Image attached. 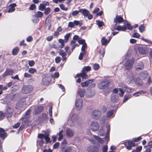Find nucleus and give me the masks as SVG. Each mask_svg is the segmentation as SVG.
I'll use <instances>...</instances> for the list:
<instances>
[{"label":"nucleus","instance_id":"393cba45","mask_svg":"<svg viewBox=\"0 0 152 152\" xmlns=\"http://www.w3.org/2000/svg\"><path fill=\"white\" fill-rule=\"evenodd\" d=\"M98 53L100 55V58H103L104 57V56L105 53V49L103 48L101 49L98 51Z\"/></svg>","mask_w":152,"mask_h":152},{"label":"nucleus","instance_id":"f3484780","mask_svg":"<svg viewBox=\"0 0 152 152\" xmlns=\"http://www.w3.org/2000/svg\"><path fill=\"white\" fill-rule=\"evenodd\" d=\"M74 133L73 130H72L70 128H68L66 130V135L68 137H71L74 135Z\"/></svg>","mask_w":152,"mask_h":152},{"label":"nucleus","instance_id":"3c124183","mask_svg":"<svg viewBox=\"0 0 152 152\" xmlns=\"http://www.w3.org/2000/svg\"><path fill=\"white\" fill-rule=\"evenodd\" d=\"M119 90L121 92L119 94V95L121 97H123L125 93L124 91L121 88H119Z\"/></svg>","mask_w":152,"mask_h":152},{"label":"nucleus","instance_id":"c85d7f7f","mask_svg":"<svg viewBox=\"0 0 152 152\" xmlns=\"http://www.w3.org/2000/svg\"><path fill=\"white\" fill-rule=\"evenodd\" d=\"M37 9L36 5L34 3H32L30 4L28 8V10L31 11H34Z\"/></svg>","mask_w":152,"mask_h":152},{"label":"nucleus","instance_id":"4d7b16f0","mask_svg":"<svg viewBox=\"0 0 152 152\" xmlns=\"http://www.w3.org/2000/svg\"><path fill=\"white\" fill-rule=\"evenodd\" d=\"M130 98V96L129 95L126 96L125 95L124 97V99L123 101V102H124L126 101Z\"/></svg>","mask_w":152,"mask_h":152},{"label":"nucleus","instance_id":"2eb2a0df","mask_svg":"<svg viewBox=\"0 0 152 152\" xmlns=\"http://www.w3.org/2000/svg\"><path fill=\"white\" fill-rule=\"evenodd\" d=\"M7 135V133L5 132L4 129L2 128H0V137L2 139H4Z\"/></svg>","mask_w":152,"mask_h":152},{"label":"nucleus","instance_id":"338daca9","mask_svg":"<svg viewBox=\"0 0 152 152\" xmlns=\"http://www.w3.org/2000/svg\"><path fill=\"white\" fill-rule=\"evenodd\" d=\"M35 64V62L33 60L29 61L28 62V65L30 66H33Z\"/></svg>","mask_w":152,"mask_h":152},{"label":"nucleus","instance_id":"0eeeda50","mask_svg":"<svg viewBox=\"0 0 152 152\" xmlns=\"http://www.w3.org/2000/svg\"><path fill=\"white\" fill-rule=\"evenodd\" d=\"M124 21V19L122 15H118V14L116 15L115 17L113 19L114 23H115L119 24L121 23Z\"/></svg>","mask_w":152,"mask_h":152},{"label":"nucleus","instance_id":"1a4fd4ad","mask_svg":"<svg viewBox=\"0 0 152 152\" xmlns=\"http://www.w3.org/2000/svg\"><path fill=\"white\" fill-rule=\"evenodd\" d=\"M134 62L133 61L130 59L127 60L124 64L126 69L127 70L131 69L133 67Z\"/></svg>","mask_w":152,"mask_h":152},{"label":"nucleus","instance_id":"8fccbe9b","mask_svg":"<svg viewBox=\"0 0 152 152\" xmlns=\"http://www.w3.org/2000/svg\"><path fill=\"white\" fill-rule=\"evenodd\" d=\"M23 123L25 124L28 123L29 121V119L27 117H23L22 118Z\"/></svg>","mask_w":152,"mask_h":152},{"label":"nucleus","instance_id":"412c9836","mask_svg":"<svg viewBox=\"0 0 152 152\" xmlns=\"http://www.w3.org/2000/svg\"><path fill=\"white\" fill-rule=\"evenodd\" d=\"M13 114L12 110L10 108H8L7 110V111L5 113V115L7 117H11Z\"/></svg>","mask_w":152,"mask_h":152},{"label":"nucleus","instance_id":"37998d69","mask_svg":"<svg viewBox=\"0 0 152 152\" xmlns=\"http://www.w3.org/2000/svg\"><path fill=\"white\" fill-rule=\"evenodd\" d=\"M36 69L35 68H30L28 71L29 73L32 74H34V73L36 72Z\"/></svg>","mask_w":152,"mask_h":152},{"label":"nucleus","instance_id":"680f3d73","mask_svg":"<svg viewBox=\"0 0 152 152\" xmlns=\"http://www.w3.org/2000/svg\"><path fill=\"white\" fill-rule=\"evenodd\" d=\"M24 77L25 78H31L32 75L27 73H25L24 74Z\"/></svg>","mask_w":152,"mask_h":152},{"label":"nucleus","instance_id":"de8ad7c7","mask_svg":"<svg viewBox=\"0 0 152 152\" xmlns=\"http://www.w3.org/2000/svg\"><path fill=\"white\" fill-rule=\"evenodd\" d=\"M60 7L61 9L63 10L67 11L68 10V8L65 7V6L63 4H61L60 5Z\"/></svg>","mask_w":152,"mask_h":152},{"label":"nucleus","instance_id":"f8f14e48","mask_svg":"<svg viewBox=\"0 0 152 152\" xmlns=\"http://www.w3.org/2000/svg\"><path fill=\"white\" fill-rule=\"evenodd\" d=\"M111 38H112L111 37V36H110V37H109L108 39L107 40L106 39L105 37H103L102 38V39L101 40V42L102 45L103 46L106 45L109 42Z\"/></svg>","mask_w":152,"mask_h":152},{"label":"nucleus","instance_id":"20e7f679","mask_svg":"<svg viewBox=\"0 0 152 152\" xmlns=\"http://www.w3.org/2000/svg\"><path fill=\"white\" fill-rule=\"evenodd\" d=\"M75 106L76 109L80 110L83 107V99L81 98H78L76 100Z\"/></svg>","mask_w":152,"mask_h":152},{"label":"nucleus","instance_id":"f03ea898","mask_svg":"<svg viewBox=\"0 0 152 152\" xmlns=\"http://www.w3.org/2000/svg\"><path fill=\"white\" fill-rule=\"evenodd\" d=\"M110 83L108 80H103L99 83L98 85V87L100 89H103L107 87Z\"/></svg>","mask_w":152,"mask_h":152},{"label":"nucleus","instance_id":"4468645a","mask_svg":"<svg viewBox=\"0 0 152 152\" xmlns=\"http://www.w3.org/2000/svg\"><path fill=\"white\" fill-rule=\"evenodd\" d=\"M144 67V65L142 61L139 62L136 66L135 69L137 71L141 70L143 69Z\"/></svg>","mask_w":152,"mask_h":152},{"label":"nucleus","instance_id":"cd10ccee","mask_svg":"<svg viewBox=\"0 0 152 152\" xmlns=\"http://www.w3.org/2000/svg\"><path fill=\"white\" fill-rule=\"evenodd\" d=\"M19 48L18 47H16L13 48L12 51V54L13 55L15 56L17 55L19 51Z\"/></svg>","mask_w":152,"mask_h":152},{"label":"nucleus","instance_id":"5fc2aeb1","mask_svg":"<svg viewBox=\"0 0 152 152\" xmlns=\"http://www.w3.org/2000/svg\"><path fill=\"white\" fill-rule=\"evenodd\" d=\"M99 135L101 136H102L104 135L105 132L104 131L103 129H100L99 131Z\"/></svg>","mask_w":152,"mask_h":152},{"label":"nucleus","instance_id":"9d476101","mask_svg":"<svg viewBox=\"0 0 152 152\" xmlns=\"http://www.w3.org/2000/svg\"><path fill=\"white\" fill-rule=\"evenodd\" d=\"M14 73V70L11 69H7L2 75L3 77H4L8 75H11Z\"/></svg>","mask_w":152,"mask_h":152},{"label":"nucleus","instance_id":"6e6552de","mask_svg":"<svg viewBox=\"0 0 152 152\" xmlns=\"http://www.w3.org/2000/svg\"><path fill=\"white\" fill-rule=\"evenodd\" d=\"M91 129L93 131H97L99 129V125L98 123L93 121L91 123Z\"/></svg>","mask_w":152,"mask_h":152},{"label":"nucleus","instance_id":"0e129e2a","mask_svg":"<svg viewBox=\"0 0 152 152\" xmlns=\"http://www.w3.org/2000/svg\"><path fill=\"white\" fill-rule=\"evenodd\" d=\"M84 54L83 52L81 53H80V54L78 57V59L79 60H81L83 59V57Z\"/></svg>","mask_w":152,"mask_h":152},{"label":"nucleus","instance_id":"a18cd8bd","mask_svg":"<svg viewBox=\"0 0 152 152\" xmlns=\"http://www.w3.org/2000/svg\"><path fill=\"white\" fill-rule=\"evenodd\" d=\"M99 64H94L93 66V68L95 70H98L99 68Z\"/></svg>","mask_w":152,"mask_h":152},{"label":"nucleus","instance_id":"bb28decb","mask_svg":"<svg viewBox=\"0 0 152 152\" xmlns=\"http://www.w3.org/2000/svg\"><path fill=\"white\" fill-rule=\"evenodd\" d=\"M43 15V13L40 11H38L35 14L34 16L35 17V18H42Z\"/></svg>","mask_w":152,"mask_h":152},{"label":"nucleus","instance_id":"473e14b6","mask_svg":"<svg viewBox=\"0 0 152 152\" xmlns=\"http://www.w3.org/2000/svg\"><path fill=\"white\" fill-rule=\"evenodd\" d=\"M96 22V24L98 25L99 27H101L104 25V22L102 21L97 20Z\"/></svg>","mask_w":152,"mask_h":152},{"label":"nucleus","instance_id":"052dcab7","mask_svg":"<svg viewBox=\"0 0 152 152\" xmlns=\"http://www.w3.org/2000/svg\"><path fill=\"white\" fill-rule=\"evenodd\" d=\"M78 43L80 44H86V43L85 42V40L84 39H81L80 40H78Z\"/></svg>","mask_w":152,"mask_h":152},{"label":"nucleus","instance_id":"e433bc0d","mask_svg":"<svg viewBox=\"0 0 152 152\" xmlns=\"http://www.w3.org/2000/svg\"><path fill=\"white\" fill-rule=\"evenodd\" d=\"M91 67L89 66H85L83 68L82 70H83L84 72L86 71L87 72L91 71Z\"/></svg>","mask_w":152,"mask_h":152},{"label":"nucleus","instance_id":"a211bd4d","mask_svg":"<svg viewBox=\"0 0 152 152\" xmlns=\"http://www.w3.org/2000/svg\"><path fill=\"white\" fill-rule=\"evenodd\" d=\"M58 53L60 56H62L63 61H64L66 59V54L63 50H59L58 51Z\"/></svg>","mask_w":152,"mask_h":152},{"label":"nucleus","instance_id":"f704fd0d","mask_svg":"<svg viewBox=\"0 0 152 152\" xmlns=\"http://www.w3.org/2000/svg\"><path fill=\"white\" fill-rule=\"evenodd\" d=\"M44 10V13L45 15L48 14L51 12L50 8L49 7L46 8Z\"/></svg>","mask_w":152,"mask_h":152},{"label":"nucleus","instance_id":"bf43d9fd","mask_svg":"<svg viewBox=\"0 0 152 152\" xmlns=\"http://www.w3.org/2000/svg\"><path fill=\"white\" fill-rule=\"evenodd\" d=\"M79 12H80L79 10L78 11H74L72 12V15L73 16H75L77 15Z\"/></svg>","mask_w":152,"mask_h":152},{"label":"nucleus","instance_id":"a19ab883","mask_svg":"<svg viewBox=\"0 0 152 152\" xmlns=\"http://www.w3.org/2000/svg\"><path fill=\"white\" fill-rule=\"evenodd\" d=\"M139 29L140 32H141L144 31L145 30L144 25V24L141 25L139 27Z\"/></svg>","mask_w":152,"mask_h":152},{"label":"nucleus","instance_id":"58836bf2","mask_svg":"<svg viewBox=\"0 0 152 152\" xmlns=\"http://www.w3.org/2000/svg\"><path fill=\"white\" fill-rule=\"evenodd\" d=\"M114 113V110H111L108 111L107 114V116L109 118L112 116Z\"/></svg>","mask_w":152,"mask_h":152},{"label":"nucleus","instance_id":"2f4dec72","mask_svg":"<svg viewBox=\"0 0 152 152\" xmlns=\"http://www.w3.org/2000/svg\"><path fill=\"white\" fill-rule=\"evenodd\" d=\"M87 45L86 43L83 44L81 48V51L83 52L85 55L86 53V51L85 50V49L87 48Z\"/></svg>","mask_w":152,"mask_h":152},{"label":"nucleus","instance_id":"49530a36","mask_svg":"<svg viewBox=\"0 0 152 152\" xmlns=\"http://www.w3.org/2000/svg\"><path fill=\"white\" fill-rule=\"evenodd\" d=\"M94 137L101 143H103V140L101 138H100L96 136H95Z\"/></svg>","mask_w":152,"mask_h":152},{"label":"nucleus","instance_id":"ddd939ff","mask_svg":"<svg viewBox=\"0 0 152 152\" xmlns=\"http://www.w3.org/2000/svg\"><path fill=\"white\" fill-rule=\"evenodd\" d=\"M94 79H89L88 80L84 82H82L81 84V86L83 87H87L89 84L92 83L94 82Z\"/></svg>","mask_w":152,"mask_h":152},{"label":"nucleus","instance_id":"dca6fc26","mask_svg":"<svg viewBox=\"0 0 152 152\" xmlns=\"http://www.w3.org/2000/svg\"><path fill=\"white\" fill-rule=\"evenodd\" d=\"M87 72H86L82 70V72L79 74H78L76 75V76L77 77H79L80 76L83 79H87L88 78V76L87 75Z\"/></svg>","mask_w":152,"mask_h":152},{"label":"nucleus","instance_id":"774afa93","mask_svg":"<svg viewBox=\"0 0 152 152\" xmlns=\"http://www.w3.org/2000/svg\"><path fill=\"white\" fill-rule=\"evenodd\" d=\"M142 146H140L137 147L135 150L137 152H140L142 149Z\"/></svg>","mask_w":152,"mask_h":152},{"label":"nucleus","instance_id":"7ed1b4c3","mask_svg":"<svg viewBox=\"0 0 152 152\" xmlns=\"http://www.w3.org/2000/svg\"><path fill=\"white\" fill-rule=\"evenodd\" d=\"M101 116V113L99 110H93L92 112L91 117L95 120H97L99 119Z\"/></svg>","mask_w":152,"mask_h":152},{"label":"nucleus","instance_id":"79ce46f5","mask_svg":"<svg viewBox=\"0 0 152 152\" xmlns=\"http://www.w3.org/2000/svg\"><path fill=\"white\" fill-rule=\"evenodd\" d=\"M142 139V137L141 136H139L137 138H133L132 139V140L134 143L135 142H139Z\"/></svg>","mask_w":152,"mask_h":152},{"label":"nucleus","instance_id":"6e6d98bb","mask_svg":"<svg viewBox=\"0 0 152 152\" xmlns=\"http://www.w3.org/2000/svg\"><path fill=\"white\" fill-rule=\"evenodd\" d=\"M72 151V148L69 146L67 147L65 149L63 152H71Z\"/></svg>","mask_w":152,"mask_h":152},{"label":"nucleus","instance_id":"ea45409f","mask_svg":"<svg viewBox=\"0 0 152 152\" xmlns=\"http://www.w3.org/2000/svg\"><path fill=\"white\" fill-rule=\"evenodd\" d=\"M46 80H48V78L45 77L43 78L42 83L44 85H48L50 83L49 81H46Z\"/></svg>","mask_w":152,"mask_h":152},{"label":"nucleus","instance_id":"72a5a7b5","mask_svg":"<svg viewBox=\"0 0 152 152\" xmlns=\"http://www.w3.org/2000/svg\"><path fill=\"white\" fill-rule=\"evenodd\" d=\"M63 132V130H61L60 132H59V134H58V135H59V137L58 138V140L59 141H60L62 140V139H63V135L62 134V133Z\"/></svg>","mask_w":152,"mask_h":152},{"label":"nucleus","instance_id":"f257e3e1","mask_svg":"<svg viewBox=\"0 0 152 152\" xmlns=\"http://www.w3.org/2000/svg\"><path fill=\"white\" fill-rule=\"evenodd\" d=\"M33 89V86L30 85H25L23 86L21 90L22 93L24 94H28Z\"/></svg>","mask_w":152,"mask_h":152},{"label":"nucleus","instance_id":"c9c22d12","mask_svg":"<svg viewBox=\"0 0 152 152\" xmlns=\"http://www.w3.org/2000/svg\"><path fill=\"white\" fill-rule=\"evenodd\" d=\"M71 35V33H68L66 34V35H65L64 37L65 42L66 43L67 42Z\"/></svg>","mask_w":152,"mask_h":152},{"label":"nucleus","instance_id":"e2e57ef3","mask_svg":"<svg viewBox=\"0 0 152 152\" xmlns=\"http://www.w3.org/2000/svg\"><path fill=\"white\" fill-rule=\"evenodd\" d=\"M142 92V91H139L134 93L133 94V95L135 96H139V94H141Z\"/></svg>","mask_w":152,"mask_h":152},{"label":"nucleus","instance_id":"7c9ffc66","mask_svg":"<svg viewBox=\"0 0 152 152\" xmlns=\"http://www.w3.org/2000/svg\"><path fill=\"white\" fill-rule=\"evenodd\" d=\"M48 117L46 113H42L41 115V120L42 121H47Z\"/></svg>","mask_w":152,"mask_h":152},{"label":"nucleus","instance_id":"c756f323","mask_svg":"<svg viewBox=\"0 0 152 152\" xmlns=\"http://www.w3.org/2000/svg\"><path fill=\"white\" fill-rule=\"evenodd\" d=\"M58 42L61 44V45L60 46H59L58 48H60L61 49H62L63 48L65 45L64 43L65 42V40L62 39H60L58 40Z\"/></svg>","mask_w":152,"mask_h":152},{"label":"nucleus","instance_id":"603ef678","mask_svg":"<svg viewBox=\"0 0 152 152\" xmlns=\"http://www.w3.org/2000/svg\"><path fill=\"white\" fill-rule=\"evenodd\" d=\"M140 36V34L137 33H134L132 34V37L136 38H139Z\"/></svg>","mask_w":152,"mask_h":152},{"label":"nucleus","instance_id":"4c0bfd02","mask_svg":"<svg viewBox=\"0 0 152 152\" xmlns=\"http://www.w3.org/2000/svg\"><path fill=\"white\" fill-rule=\"evenodd\" d=\"M117 23L115 24L114 27V29L119 31H121V26L119 25L117 26Z\"/></svg>","mask_w":152,"mask_h":152},{"label":"nucleus","instance_id":"b1692460","mask_svg":"<svg viewBox=\"0 0 152 152\" xmlns=\"http://www.w3.org/2000/svg\"><path fill=\"white\" fill-rule=\"evenodd\" d=\"M123 88L125 89V91L128 93L132 92L135 90L134 88H129L126 86H123Z\"/></svg>","mask_w":152,"mask_h":152},{"label":"nucleus","instance_id":"6ab92c4d","mask_svg":"<svg viewBox=\"0 0 152 152\" xmlns=\"http://www.w3.org/2000/svg\"><path fill=\"white\" fill-rule=\"evenodd\" d=\"M79 11L85 17H87L89 13V11L88 10L84 9H80Z\"/></svg>","mask_w":152,"mask_h":152},{"label":"nucleus","instance_id":"09e8293b","mask_svg":"<svg viewBox=\"0 0 152 152\" xmlns=\"http://www.w3.org/2000/svg\"><path fill=\"white\" fill-rule=\"evenodd\" d=\"M61 60V58L59 56L56 57L55 59V62L57 64L59 63L60 62Z\"/></svg>","mask_w":152,"mask_h":152},{"label":"nucleus","instance_id":"69168bd1","mask_svg":"<svg viewBox=\"0 0 152 152\" xmlns=\"http://www.w3.org/2000/svg\"><path fill=\"white\" fill-rule=\"evenodd\" d=\"M108 150V147L107 145H104L102 148L103 152H107Z\"/></svg>","mask_w":152,"mask_h":152},{"label":"nucleus","instance_id":"a878e982","mask_svg":"<svg viewBox=\"0 0 152 152\" xmlns=\"http://www.w3.org/2000/svg\"><path fill=\"white\" fill-rule=\"evenodd\" d=\"M77 94L79 95L81 97H83L85 94V90H82L80 88L78 89Z\"/></svg>","mask_w":152,"mask_h":152},{"label":"nucleus","instance_id":"aec40b11","mask_svg":"<svg viewBox=\"0 0 152 152\" xmlns=\"http://www.w3.org/2000/svg\"><path fill=\"white\" fill-rule=\"evenodd\" d=\"M147 50V48L145 47H141L138 48L139 53L142 54H146L148 52Z\"/></svg>","mask_w":152,"mask_h":152},{"label":"nucleus","instance_id":"423d86ee","mask_svg":"<svg viewBox=\"0 0 152 152\" xmlns=\"http://www.w3.org/2000/svg\"><path fill=\"white\" fill-rule=\"evenodd\" d=\"M44 107L42 106H38L35 107L33 113L36 115L40 114L43 110Z\"/></svg>","mask_w":152,"mask_h":152},{"label":"nucleus","instance_id":"9b49d317","mask_svg":"<svg viewBox=\"0 0 152 152\" xmlns=\"http://www.w3.org/2000/svg\"><path fill=\"white\" fill-rule=\"evenodd\" d=\"M49 3L48 1H43L42 3L40 4L38 7V9L41 11H43L46 8V6H49Z\"/></svg>","mask_w":152,"mask_h":152},{"label":"nucleus","instance_id":"5701e85b","mask_svg":"<svg viewBox=\"0 0 152 152\" xmlns=\"http://www.w3.org/2000/svg\"><path fill=\"white\" fill-rule=\"evenodd\" d=\"M127 79L131 82L134 80L135 79V77L134 74L132 72H131L130 74L128 75L127 77Z\"/></svg>","mask_w":152,"mask_h":152},{"label":"nucleus","instance_id":"c03bdc74","mask_svg":"<svg viewBox=\"0 0 152 152\" xmlns=\"http://www.w3.org/2000/svg\"><path fill=\"white\" fill-rule=\"evenodd\" d=\"M49 134H46L44 137V138L45 140L46 143H48L50 141V139L49 137Z\"/></svg>","mask_w":152,"mask_h":152},{"label":"nucleus","instance_id":"4be33fe9","mask_svg":"<svg viewBox=\"0 0 152 152\" xmlns=\"http://www.w3.org/2000/svg\"><path fill=\"white\" fill-rule=\"evenodd\" d=\"M148 75L147 72H141L140 73V77L143 80L147 78L148 76Z\"/></svg>","mask_w":152,"mask_h":152},{"label":"nucleus","instance_id":"864d4df0","mask_svg":"<svg viewBox=\"0 0 152 152\" xmlns=\"http://www.w3.org/2000/svg\"><path fill=\"white\" fill-rule=\"evenodd\" d=\"M94 147L93 146H90L88 148L87 151L88 152H93V150H94Z\"/></svg>","mask_w":152,"mask_h":152},{"label":"nucleus","instance_id":"39448f33","mask_svg":"<svg viewBox=\"0 0 152 152\" xmlns=\"http://www.w3.org/2000/svg\"><path fill=\"white\" fill-rule=\"evenodd\" d=\"M124 144L126 146V148L128 150H131L132 147H134L135 145V143L133 141L130 140L125 142Z\"/></svg>","mask_w":152,"mask_h":152},{"label":"nucleus","instance_id":"13d9d810","mask_svg":"<svg viewBox=\"0 0 152 152\" xmlns=\"http://www.w3.org/2000/svg\"><path fill=\"white\" fill-rule=\"evenodd\" d=\"M49 115L50 117H51L52 116V106H50V107L49 110Z\"/></svg>","mask_w":152,"mask_h":152}]
</instances>
